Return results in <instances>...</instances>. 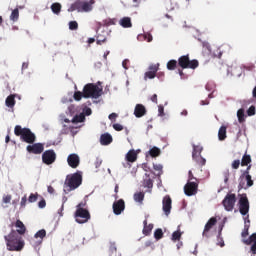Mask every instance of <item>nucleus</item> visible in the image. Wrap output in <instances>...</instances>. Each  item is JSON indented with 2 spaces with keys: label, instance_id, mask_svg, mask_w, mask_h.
Instances as JSON below:
<instances>
[{
  "label": "nucleus",
  "instance_id": "1",
  "mask_svg": "<svg viewBox=\"0 0 256 256\" xmlns=\"http://www.w3.org/2000/svg\"><path fill=\"white\" fill-rule=\"evenodd\" d=\"M103 95V88H100L97 86V84L94 83H88L84 86L83 91H76L74 93V100L75 101H81V99H99Z\"/></svg>",
  "mask_w": 256,
  "mask_h": 256
},
{
  "label": "nucleus",
  "instance_id": "2",
  "mask_svg": "<svg viewBox=\"0 0 256 256\" xmlns=\"http://www.w3.org/2000/svg\"><path fill=\"white\" fill-rule=\"evenodd\" d=\"M6 247L8 251H23L25 247V240L16 230H11L8 235L4 236Z\"/></svg>",
  "mask_w": 256,
  "mask_h": 256
},
{
  "label": "nucleus",
  "instance_id": "3",
  "mask_svg": "<svg viewBox=\"0 0 256 256\" xmlns=\"http://www.w3.org/2000/svg\"><path fill=\"white\" fill-rule=\"evenodd\" d=\"M93 3L87 1H76L68 8L69 13H73V11H78V13H89V11H93Z\"/></svg>",
  "mask_w": 256,
  "mask_h": 256
},
{
  "label": "nucleus",
  "instance_id": "4",
  "mask_svg": "<svg viewBox=\"0 0 256 256\" xmlns=\"http://www.w3.org/2000/svg\"><path fill=\"white\" fill-rule=\"evenodd\" d=\"M76 207H77L75 212L76 222L80 224L87 223V221L91 219V214L89 213V210L83 208L85 207V203L80 202Z\"/></svg>",
  "mask_w": 256,
  "mask_h": 256
},
{
  "label": "nucleus",
  "instance_id": "5",
  "mask_svg": "<svg viewBox=\"0 0 256 256\" xmlns=\"http://www.w3.org/2000/svg\"><path fill=\"white\" fill-rule=\"evenodd\" d=\"M81 183H83V176L81 175V172H76L71 176H67L65 181V185L69 187V191H75Z\"/></svg>",
  "mask_w": 256,
  "mask_h": 256
},
{
  "label": "nucleus",
  "instance_id": "6",
  "mask_svg": "<svg viewBox=\"0 0 256 256\" xmlns=\"http://www.w3.org/2000/svg\"><path fill=\"white\" fill-rule=\"evenodd\" d=\"M178 65L181 69H197L199 67V61L195 59L190 60L189 55H184L178 59Z\"/></svg>",
  "mask_w": 256,
  "mask_h": 256
},
{
  "label": "nucleus",
  "instance_id": "7",
  "mask_svg": "<svg viewBox=\"0 0 256 256\" xmlns=\"http://www.w3.org/2000/svg\"><path fill=\"white\" fill-rule=\"evenodd\" d=\"M14 133L17 137H21L25 143H35V134L31 132V129H15Z\"/></svg>",
  "mask_w": 256,
  "mask_h": 256
},
{
  "label": "nucleus",
  "instance_id": "8",
  "mask_svg": "<svg viewBox=\"0 0 256 256\" xmlns=\"http://www.w3.org/2000/svg\"><path fill=\"white\" fill-rule=\"evenodd\" d=\"M237 196L235 194H227L222 201V205L226 211H232L235 208Z\"/></svg>",
  "mask_w": 256,
  "mask_h": 256
},
{
  "label": "nucleus",
  "instance_id": "9",
  "mask_svg": "<svg viewBox=\"0 0 256 256\" xmlns=\"http://www.w3.org/2000/svg\"><path fill=\"white\" fill-rule=\"evenodd\" d=\"M56 159L57 154H55V150H46L42 154V161L45 163V165H53Z\"/></svg>",
  "mask_w": 256,
  "mask_h": 256
},
{
  "label": "nucleus",
  "instance_id": "10",
  "mask_svg": "<svg viewBox=\"0 0 256 256\" xmlns=\"http://www.w3.org/2000/svg\"><path fill=\"white\" fill-rule=\"evenodd\" d=\"M238 205L241 215H247L249 213V199L247 198V194H243L240 197Z\"/></svg>",
  "mask_w": 256,
  "mask_h": 256
},
{
  "label": "nucleus",
  "instance_id": "11",
  "mask_svg": "<svg viewBox=\"0 0 256 256\" xmlns=\"http://www.w3.org/2000/svg\"><path fill=\"white\" fill-rule=\"evenodd\" d=\"M197 189H199L197 182H187L184 186V193L188 197H192V195H197Z\"/></svg>",
  "mask_w": 256,
  "mask_h": 256
},
{
  "label": "nucleus",
  "instance_id": "12",
  "mask_svg": "<svg viewBox=\"0 0 256 256\" xmlns=\"http://www.w3.org/2000/svg\"><path fill=\"white\" fill-rule=\"evenodd\" d=\"M26 151H28V153H32V155H41V153L45 151V146H43L41 143H35L28 145L26 147Z\"/></svg>",
  "mask_w": 256,
  "mask_h": 256
},
{
  "label": "nucleus",
  "instance_id": "13",
  "mask_svg": "<svg viewBox=\"0 0 256 256\" xmlns=\"http://www.w3.org/2000/svg\"><path fill=\"white\" fill-rule=\"evenodd\" d=\"M216 225H217V218L216 217L210 218L204 226V230L202 233L203 237H206L207 239H209V231H211L212 227H215Z\"/></svg>",
  "mask_w": 256,
  "mask_h": 256
},
{
  "label": "nucleus",
  "instance_id": "14",
  "mask_svg": "<svg viewBox=\"0 0 256 256\" xmlns=\"http://www.w3.org/2000/svg\"><path fill=\"white\" fill-rule=\"evenodd\" d=\"M112 207H113L114 215H121V213L125 211V200L120 199L118 201H115Z\"/></svg>",
  "mask_w": 256,
  "mask_h": 256
},
{
  "label": "nucleus",
  "instance_id": "15",
  "mask_svg": "<svg viewBox=\"0 0 256 256\" xmlns=\"http://www.w3.org/2000/svg\"><path fill=\"white\" fill-rule=\"evenodd\" d=\"M67 163L69 167H71L72 169H77V167H79V163H81V160L79 159V155L70 154L67 158Z\"/></svg>",
  "mask_w": 256,
  "mask_h": 256
},
{
  "label": "nucleus",
  "instance_id": "16",
  "mask_svg": "<svg viewBox=\"0 0 256 256\" xmlns=\"http://www.w3.org/2000/svg\"><path fill=\"white\" fill-rule=\"evenodd\" d=\"M172 203L173 202L171 200V196L166 195L163 198L162 205H163V211H164L165 215H169L171 213V205H172Z\"/></svg>",
  "mask_w": 256,
  "mask_h": 256
},
{
  "label": "nucleus",
  "instance_id": "17",
  "mask_svg": "<svg viewBox=\"0 0 256 256\" xmlns=\"http://www.w3.org/2000/svg\"><path fill=\"white\" fill-rule=\"evenodd\" d=\"M134 115L138 119L141 117H145V115H147V108H145L143 104H136L134 109Z\"/></svg>",
  "mask_w": 256,
  "mask_h": 256
},
{
  "label": "nucleus",
  "instance_id": "18",
  "mask_svg": "<svg viewBox=\"0 0 256 256\" xmlns=\"http://www.w3.org/2000/svg\"><path fill=\"white\" fill-rule=\"evenodd\" d=\"M14 227H16V233L17 235H25L27 233V227H25V224L21 220H17L14 224Z\"/></svg>",
  "mask_w": 256,
  "mask_h": 256
},
{
  "label": "nucleus",
  "instance_id": "19",
  "mask_svg": "<svg viewBox=\"0 0 256 256\" xmlns=\"http://www.w3.org/2000/svg\"><path fill=\"white\" fill-rule=\"evenodd\" d=\"M245 245H251V251L253 253V255H256V233L252 234L249 238H247L246 240H244Z\"/></svg>",
  "mask_w": 256,
  "mask_h": 256
},
{
  "label": "nucleus",
  "instance_id": "20",
  "mask_svg": "<svg viewBox=\"0 0 256 256\" xmlns=\"http://www.w3.org/2000/svg\"><path fill=\"white\" fill-rule=\"evenodd\" d=\"M100 143L102 145H111L113 143V136L109 133H104L100 136Z\"/></svg>",
  "mask_w": 256,
  "mask_h": 256
},
{
  "label": "nucleus",
  "instance_id": "21",
  "mask_svg": "<svg viewBox=\"0 0 256 256\" xmlns=\"http://www.w3.org/2000/svg\"><path fill=\"white\" fill-rule=\"evenodd\" d=\"M126 161H128V163H135V161H137V152H135V150H130L126 154Z\"/></svg>",
  "mask_w": 256,
  "mask_h": 256
},
{
  "label": "nucleus",
  "instance_id": "22",
  "mask_svg": "<svg viewBox=\"0 0 256 256\" xmlns=\"http://www.w3.org/2000/svg\"><path fill=\"white\" fill-rule=\"evenodd\" d=\"M121 27H124V29H129L130 27H133V24L131 23V18L124 17L120 20Z\"/></svg>",
  "mask_w": 256,
  "mask_h": 256
},
{
  "label": "nucleus",
  "instance_id": "23",
  "mask_svg": "<svg viewBox=\"0 0 256 256\" xmlns=\"http://www.w3.org/2000/svg\"><path fill=\"white\" fill-rule=\"evenodd\" d=\"M143 187H147V189H153V179H151L149 174H145V178L143 180Z\"/></svg>",
  "mask_w": 256,
  "mask_h": 256
},
{
  "label": "nucleus",
  "instance_id": "24",
  "mask_svg": "<svg viewBox=\"0 0 256 256\" xmlns=\"http://www.w3.org/2000/svg\"><path fill=\"white\" fill-rule=\"evenodd\" d=\"M192 157H195L197 155H201V153H203V146H201V144H192Z\"/></svg>",
  "mask_w": 256,
  "mask_h": 256
},
{
  "label": "nucleus",
  "instance_id": "25",
  "mask_svg": "<svg viewBox=\"0 0 256 256\" xmlns=\"http://www.w3.org/2000/svg\"><path fill=\"white\" fill-rule=\"evenodd\" d=\"M193 161H195V163H197V165H199L200 167L205 166V164L207 163V160L205 158H203V156L197 155V156H192Z\"/></svg>",
  "mask_w": 256,
  "mask_h": 256
},
{
  "label": "nucleus",
  "instance_id": "26",
  "mask_svg": "<svg viewBox=\"0 0 256 256\" xmlns=\"http://www.w3.org/2000/svg\"><path fill=\"white\" fill-rule=\"evenodd\" d=\"M6 107L13 109L15 107V95L11 94L6 98L5 101Z\"/></svg>",
  "mask_w": 256,
  "mask_h": 256
},
{
  "label": "nucleus",
  "instance_id": "27",
  "mask_svg": "<svg viewBox=\"0 0 256 256\" xmlns=\"http://www.w3.org/2000/svg\"><path fill=\"white\" fill-rule=\"evenodd\" d=\"M143 225V235H151V231H153V224L147 225V220H144Z\"/></svg>",
  "mask_w": 256,
  "mask_h": 256
},
{
  "label": "nucleus",
  "instance_id": "28",
  "mask_svg": "<svg viewBox=\"0 0 256 256\" xmlns=\"http://www.w3.org/2000/svg\"><path fill=\"white\" fill-rule=\"evenodd\" d=\"M105 41H107V33L106 32H102V34L97 35V38H96L97 45H103V43H105Z\"/></svg>",
  "mask_w": 256,
  "mask_h": 256
},
{
  "label": "nucleus",
  "instance_id": "29",
  "mask_svg": "<svg viewBox=\"0 0 256 256\" xmlns=\"http://www.w3.org/2000/svg\"><path fill=\"white\" fill-rule=\"evenodd\" d=\"M51 11L55 14V15H59V13H61V3L56 2L53 3L51 5Z\"/></svg>",
  "mask_w": 256,
  "mask_h": 256
},
{
  "label": "nucleus",
  "instance_id": "30",
  "mask_svg": "<svg viewBox=\"0 0 256 256\" xmlns=\"http://www.w3.org/2000/svg\"><path fill=\"white\" fill-rule=\"evenodd\" d=\"M10 21H13L14 23L19 21V8L12 10Z\"/></svg>",
  "mask_w": 256,
  "mask_h": 256
},
{
  "label": "nucleus",
  "instance_id": "31",
  "mask_svg": "<svg viewBox=\"0 0 256 256\" xmlns=\"http://www.w3.org/2000/svg\"><path fill=\"white\" fill-rule=\"evenodd\" d=\"M47 236V231L45 229L39 230L35 235V239H41L39 243L43 241V238Z\"/></svg>",
  "mask_w": 256,
  "mask_h": 256
},
{
  "label": "nucleus",
  "instance_id": "32",
  "mask_svg": "<svg viewBox=\"0 0 256 256\" xmlns=\"http://www.w3.org/2000/svg\"><path fill=\"white\" fill-rule=\"evenodd\" d=\"M85 121V114L74 115L72 123H83Z\"/></svg>",
  "mask_w": 256,
  "mask_h": 256
},
{
  "label": "nucleus",
  "instance_id": "33",
  "mask_svg": "<svg viewBox=\"0 0 256 256\" xmlns=\"http://www.w3.org/2000/svg\"><path fill=\"white\" fill-rule=\"evenodd\" d=\"M145 199V193L138 192L134 194V201L137 203H143V200Z\"/></svg>",
  "mask_w": 256,
  "mask_h": 256
},
{
  "label": "nucleus",
  "instance_id": "34",
  "mask_svg": "<svg viewBox=\"0 0 256 256\" xmlns=\"http://www.w3.org/2000/svg\"><path fill=\"white\" fill-rule=\"evenodd\" d=\"M149 155L151 157H159V155H161V149L154 146L149 150Z\"/></svg>",
  "mask_w": 256,
  "mask_h": 256
},
{
  "label": "nucleus",
  "instance_id": "35",
  "mask_svg": "<svg viewBox=\"0 0 256 256\" xmlns=\"http://www.w3.org/2000/svg\"><path fill=\"white\" fill-rule=\"evenodd\" d=\"M168 71H175L177 69V60H170L167 62Z\"/></svg>",
  "mask_w": 256,
  "mask_h": 256
},
{
  "label": "nucleus",
  "instance_id": "36",
  "mask_svg": "<svg viewBox=\"0 0 256 256\" xmlns=\"http://www.w3.org/2000/svg\"><path fill=\"white\" fill-rule=\"evenodd\" d=\"M237 117L239 123H243L245 121V110L243 108L237 111Z\"/></svg>",
  "mask_w": 256,
  "mask_h": 256
},
{
  "label": "nucleus",
  "instance_id": "37",
  "mask_svg": "<svg viewBox=\"0 0 256 256\" xmlns=\"http://www.w3.org/2000/svg\"><path fill=\"white\" fill-rule=\"evenodd\" d=\"M218 139H219V141H225V139H227V130L226 129H219Z\"/></svg>",
  "mask_w": 256,
  "mask_h": 256
},
{
  "label": "nucleus",
  "instance_id": "38",
  "mask_svg": "<svg viewBox=\"0 0 256 256\" xmlns=\"http://www.w3.org/2000/svg\"><path fill=\"white\" fill-rule=\"evenodd\" d=\"M249 163H251V156L245 154L242 157L241 165H242V167H246L247 165H249Z\"/></svg>",
  "mask_w": 256,
  "mask_h": 256
},
{
  "label": "nucleus",
  "instance_id": "39",
  "mask_svg": "<svg viewBox=\"0 0 256 256\" xmlns=\"http://www.w3.org/2000/svg\"><path fill=\"white\" fill-rule=\"evenodd\" d=\"M154 238L156 239V241L163 239V230L160 228L156 229L154 232Z\"/></svg>",
  "mask_w": 256,
  "mask_h": 256
},
{
  "label": "nucleus",
  "instance_id": "40",
  "mask_svg": "<svg viewBox=\"0 0 256 256\" xmlns=\"http://www.w3.org/2000/svg\"><path fill=\"white\" fill-rule=\"evenodd\" d=\"M156 77H157V74H155L154 72H151L150 70H148L144 74V81H147V79H155Z\"/></svg>",
  "mask_w": 256,
  "mask_h": 256
},
{
  "label": "nucleus",
  "instance_id": "41",
  "mask_svg": "<svg viewBox=\"0 0 256 256\" xmlns=\"http://www.w3.org/2000/svg\"><path fill=\"white\" fill-rule=\"evenodd\" d=\"M181 230H177L172 233V241H179L181 239Z\"/></svg>",
  "mask_w": 256,
  "mask_h": 256
},
{
  "label": "nucleus",
  "instance_id": "42",
  "mask_svg": "<svg viewBox=\"0 0 256 256\" xmlns=\"http://www.w3.org/2000/svg\"><path fill=\"white\" fill-rule=\"evenodd\" d=\"M69 29L70 31H77V29H79V24L77 23V21H70Z\"/></svg>",
  "mask_w": 256,
  "mask_h": 256
},
{
  "label": "nucleus",
  "instance_id": "43",
  "mask_svg": "<svg viewBox=\"0 0 256 256\" xmlns=\"http://www.w3.org/2000/svg\"><path fill=\"white\" fill-rule=\"evenodd\" d=\"M148 71L157 75V71H159V64H152L148 67Z\"/></svg>",
  "mask_w": 256,
  "mask_h": 256
},
{
  "label": "nucleus",
  "instance_id": "44",
  "mask_svg": "<svg viewBox=\"0 0 256 256\" xmlns=\"http://www.w3.org/2000/svg\"><path fill=\"white\" fill-rule=\"evenodd\" d=\"M37 199H39V194L38 193H31L29 198H28V201L29 203H35V201H37Z\"/></svg>",
  "mask_w": 256,
  "mask_h": 256
},
{
  "label": "nucleus",
  "instance_id": "45",
  "mask_svg": "<svg viewBox=\"0 0 256 256\" xmlns=\"http://www.w3.org/2000/svg\"><path fill=\"white\" fill-rule=\"evenodd\" d=\"M256 113V108L255 106H250L249 109L247 110V115L248 117H253Z\"/></svg>",
  "mask_w": 256,
  "mask_h": 256
},
{
  "label": "nucleus",
  "instance_id": "46",
  "mask_svg": "<svg viewBox=\"0 0 256 256\" xmlns=\"http://www.w3.org/2000/svg\"><path fill=\"white\" fill-rule=\"evenodd\" d=\"M91 113H93L92 110H91V108L85 106V107L83 108V110H82L81 115H84V117H85V115L89 116V115H91Z\"/></svg>",
  "mask_w": 256,
  "mask_h": 256
},
{
  "label": "nucleus",
  "instance_id": "47",
  "mask_svg": "<svg viewBox=\"0 0 256 256\" xmlns=\"http://www.w3.org/2000/svg\"><path fill=\"white\" fill-rule=\"evenodd\" d=\"M247 181V187H253V179H251V176L249 174H244Z\"/></svg>",
  "mask_w": 256,
  "mask_h": 256
},
{
  "label": "nucleus",
  "instance_id": "48",
  "mask_svg": "<svg viewBox=\"0 0 256 256\" xmlns=\"http://www.w3.org/2000/svg\"><path fill=\"white\" fill-rule=\"evenodd\" d=\"M104 25H105L106 27H109V26H111V25H115V19L109 18V19L104 20Z\"/></svg>",
  "mask_w": 256,
  "mask_h": 256
},
{
  "label": "nucleus",
  "instance_id": "49",
  "mask_svg": "<svg viewBox=\"0 0 256 256\" xmlns=\"http://www.w3.org/2000/svg\"><path fill=\"white\" fill-rule=\"evenodd\" d=\"M109 253L110 255H113V253H117V246L115 245V243L110 244Z\"/></svg>",
  "mask_w": 256,
  "mask_h": 256
},
{
  "label": "nucleus",
  "instance_id": "50",
  "mask_svg": "<svg viewBox=\"0 0 256 256\" xmlns=\"http://www.w3.org/2000/svg\"><path fill=\"white\" fill-rule=\"evenodd\" d=\"M39 209H45L47 207V202L45 201V198H42L41 201L38 202Z\"/></svg>",
  "mask_w": 256,
  "mask_h": 256
},
{
  "label": "nucleus",
  "instance_id": "51",
  "mask_svg": "<svg viewBox=\"0 0 256 256\" xmlns=\"http://www.w3.org/2000/svg\"><path fill=\"white\" fill-rule=\"evenodd\" d=\"M239 165H241V161L240 160H234L232 162V169H239Z\"/></svg>",
  "mask_w": 256,
  "mask_h": 256
},
{
  "label": "nucleus",
  "instance_id": "52",
  "mask_svg": "<svg viewBox=\"0 0 256 256\" xmlns=\"http://www.w3.org/2000/svg\"><path fill=\"white\" fill-rule=\"evenodd\" d=\"M154 171H160L161 173L163 172V165L161 164H154L153 165Z\"/></svg>",
  "mask_w": 256,
  "mask_h": 256
},
{
  "label": "nucleus",
  "instance_id": "53",
  "mask_svg": "<svg viewBox=\"0 0 256 256\" xmlns=\"http://www.w3.org/2000/svg\"><path fill=\"white\" fill-rule=\"evenodd\" d=\"M249 235V226H245L244 230L242 231V237L245 239Z\"/></svg>",
  "mask_w": 256,
  "mask_h": 256
},
{
  "label": "nucleus",
  "instance_id": "54",
  "mask_svg": "<svg viewBox=\"0 0 256 256\" xmlns=\"http://www.w3.org/2000/svg\"><path fill=\"white\" fill-rule=\"evenodd\" d=\"M11 195H4L3 196V203H11Z\"/></svg>",
  "mask_w": 256,
  "mask_h": 256
},
{
  "label": "nucleus",
  "instance_id": "55",
  "mask_svg": "<svg viewBox=\"0 0 256 256\" xmlns=\"http://www.w3.org/2000/svg\"><path fill=\"white\" fill-rule=\"evenodd\" d=\"M118 115L117 113H111L108 118L110 119V121H112V123L115 121V119H117Z\"/></svg>",
  "mask_w": 256,
  "mask_h": 256
},
{
  "label": "nucleus",
  "instance_id": "56",
  "mask_svg": "<svg viewBox=\"0 0 256 256\" xmlns=\"http://www.w3.org/2000/svg\"><path fill=\"white\" fill-rule=\"evenodd\" d=\"M20 205L21 207H25V205H27V196L22 197Z\"/></svg>",
  "mask_w": 256,
  "mask_h": 256
},
{
  "label": "nucleus",
  "instance_id": "57",
  "mask_svg": "<svg viewBox=\"0 0 256 256\" xmlns=\"http://www.w3.org/2000/svg\"><path fill=\"white\" fill-rule=\"evenodd\" d=\"M164 111H165V108H163V106L160 105V106L158 107V113H159V115L163 116V115H164Z\"/></svg>",
  "mask_w": 256,
  "mask_h": 256
},
{
  "label": "nucleus",
  "instance_id": "58",
  "mask_svg": "<svg viewBox=\"0 0 256 256\" xmlns=\"http://www.w3.org/2000/svg\"><path fill=\"white\" fill-rule=\"evenodd\" d=\"M202 45L203 47H205V49H207L208 51H211V45L209 44V42H203Z\"/></svg>",
  "mask_w": 256,
  "mask_h": 256
},
{
  "label": "nucleus",
  "instance_id": "59",
  "mask_svg": "<svg viewBox=\"0 0 256 256\" xmlns=\"http://www.w3.org/2000/svg\"><path fill=\"white\" fill-rule=\"evenodd\" d=\"M113 129H123V125L119 124V123H114L112 125Z\"/></svg>",
  "mask_w": 256,
  "mask_h": 256
},
{
  "label": "nucleus",
  "instance_id": "60",
  "mask_svg": "<svg viewBox=\"0 0 256 256\" xmlns=\"http://www.w3.org/2000/svg\"><path fill=\"white\" fill-rule=\"evenodd\" d=\"M229 181V171L224 172V183Z\"/></svg>",
  "mask_w": 256,
  "mask_h": 256
},
{
  "label": "nucleus",
  "instance_id": "61",
  "mask_svg": "<svg viewBox=\"0 0 256 256\" xmlns=\"http://www.w3.org/2000/svg\"><path fill=\"white\" fill-rule=\"evenodd\" d=\"M47 191L50 195H53V193H55V188H53V186H48Z\"/></svg>",
  "mask_w": 256,
  "mask_h": 256
},
{
  "label": "nucleus",
  "instance_id": "62",
  "mask_svg": "<svg viewBox=\"0 0 256 256\" xmlns=\"http://www.w3.org/2000/svg\"><path fill=\"white\" fill-rule=\"evenodd\" d=\"M217 245H220V247H225V242L223 241V238H218Z\"/></svg>",
  "mask_w": 256,
  "mask_h": 256
},
{
  "label": "nucleus",
  "instance_id": "63",
  "mask_svg": "<svg viewBox=\"0 0 256 256\" xmlns=\"http://www.w3.org/2000/svg\"><path fill=\"white\" fill-rule=\"evenodd\" d=\"M151 102L157 104V94L151 96Z\"/></svg>",
  "mask_w": 256,
  "mask_h": 256
},
{
  "label": "nucleus",
  "instance_id": "64",
  "mask_svg": "<svg viewBox=\"0 0 256 256\" xmlns=\"http://www.w3.org/2000/svg\"><path fill=\"white\" fill-rule=\"evenodd\" d=\"M128 64H129V60H124L122 62V65H123L124 69H129V67L127 66Z\"/></svg>",
  "mask_w": 256,
  "mask_h": 256
}]
</instances>
